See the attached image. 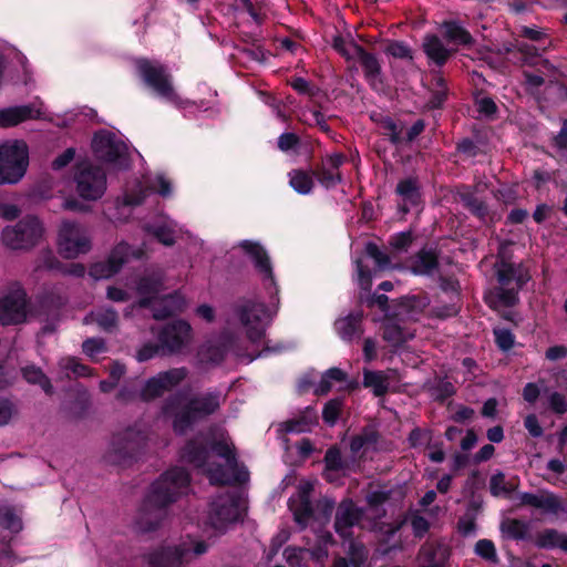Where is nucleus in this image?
<instances>
[{
  "label": "nucleus",
  "mask_w": 567,
  "mask_h": 567,
  "mask_svg": "<svg viewBox=\"0 0 567 567\" xmlns=\"http://www.w3.org/2000/svg\"><path fill=\"white\" fill-rule=\"evenodd\" d=\"M190 484V474L184 467L164 472L144 496L134 518V527L141 534L157 530L168 515V507L184 494Z\"/></svg>",
  "instance_id": "f257e3e1"
},
{
  "label": "nucleus",
  "mask_w": 567,
  "mask_h": 567,
  "mask_svg": "<svg viewBox=\"0 0 567 567\" xmlns=\"http://www.w3.org/2000/svg\"><path fill=\"white\" fill-rule=\"evenodd\" d=\"M220 406L219 391H208L187 400L182 392H175L162 402L161 414L165 420H171L176 435H185L195 424L217 413Z\"/></svg>",
  "instance_id": "f03ea898"
},
{
  "label": "nucleus",
  "mask_w": 567,
  "mask_h": 567,
  "mask_svg": "<svg viewBox=\"0 0 567 567\" xmlns=\"http://www.w3.org/2000/svg\"><path fill=\"white\" fill-rule=\"evenodd\" d=\"M495 276L499 285L496 288L498 302L507 308L519 302V291L524 289L532 279L529 269L523 264H515L504 257L495 264Z\"/></svg>",
  "instance_id": "7ed1b4c3"
},
{
  "label": "nucleus",
  "mask_w": 567,
  "mask_h": 567,
  "mask_svg": "<svg viewBox=\"0 0 567 567\" xmlns=\"http://www.w3.org/2000/svg\"><path fill=\"white\" fill-rule=\"evenodd\" d=\"M43 234L42 221L34 215H27L2 229L1 243L10 250L29 251L39 245Z\"/></svg>",
  "instance_id": "20e7f679"
},
{
  "label": "nucleus",
  "mask_w": 567,
  "mask_h": 567,
  "mask_svg": "<svg viewBox=\"0 0 567 567\" xmlns=\"http://www.w3.org/2000/svg\"><path fill=\"white\" fill-rule=\"evenodd\" d=\"M135 68L143 83L158 97L177 103L179 96L175 91L173 76L166 65L147 58H140L135 61Z\"/></svg>",
  "instance_id": "39448f33"
},
{
  "label": "nucleus",
  "mask_w": 567,
  "mask_h": 567,
  "mask_svg": "<svg viewBox=\"0 0 567 567\" xmlns=\"http://www.w3.org/2000/svg\"><path fill=\"white\" fill-rule=\"evenodd\" d=\"M29 166L28 145L22 141L0 145V185L17 184Z\"/></svg>",
  "instance_id": "423d86ee"
},
{
  "label": "nucleus",
  "mask_w": 567,
  "mask_h": 567,
  "mask_svg": "<svg viewBox=\"0 0 567 567\" xmlns=\"http://www.w3.org/2000/svg\"><path fill=\"white\" fill-rule=\"evenodd\" d=\"M92 151L94 156L103 163L120 169L128 166L126 144L111 132L100 131L95 133L92 140Z\"/></svg>",
  "instance_id": "0eeeda50"
},
{
  "label": "nucleus",
  "mask_w": 567,
  "mask_h": 567,
  "mask_svg": "<svg viewBox=\"0 0 567 567\" xmlns=\"http://www.w3.org/2000/svg\"><path fill=\"white\" fill-rule=\"evenodd\" d=\"M146 567H186L190 561V547L185 544H161L141 556Z\"/></svg>",
  "instance_id": "6e6552de"
},
{
  "label": "nucleus",
  "mask_w": 567,
  "mask_h": 567,
  "mask_svg": "<svg viewBox=\"0 0 567 567\" xmlns=\"http://www.w3.org/2000/svg\"><path fill=\"white\" fill-rule=\"evenodd\" d=\"M236 313L246 329L247 338L252 342H259L266 333L269 322V309L264 302L245 300L236 307Z\"/></svg>",
  "instance_id": "1a4fd4ad"
},
{
  "label": "nucleus",
  "mask_w": 567,
  "mask_h": 567,
  "mask_svg": "<svg viewBox=\"0 0 567 567\" xmlns=\"http://www.w3.org/2000/svg\"><path fill=\"white\" fill-rule=\"evenodd\" d=\"M142 452L141 440L132 431L113 435L111 446L104 455L106 463L127 467L137 461Z\"/></svg>",
  "instance_id": "9d476101"
},
{
  "label": "nucleus",
  "mask_w": 567,
  "mask_h": 567,
  "mask_svg": "<svg viewBox=\"0 0 567 567\" xmlns=\"http://www.w3.org/2000/svg\"><path fill=\"white\" fill-rule=\"evenodd\" d=\"M187 377L188 369L185 367L161 371L146 380L140 393L141 400L152 402L177 388Z\"/></svg>",
  "instance_id": "9b49d317"
},
{
  "label": "nucleus",
  "mask_w": 567,
  "mask_h": 567,
  "mask_svg": "<svg viewBox=\"0 0 567 567\" xmlns=\"http://www.w3.org/2000/svg\"><path fill=\"white\" fill-rule=\"evenodd\" d=\"M76 190L86 200L101 198L106 189V174L103 168L90 163L78 165L75 173Z\"/></svg>",
  "instance_id": "f8f14e48"
},
{
  "label": "nucleus",
  "mask_w": 567,
  "mask_h": 567,
  "mask_svg": "<svg viewBox=\"0 0 567 567\" xmlns=\"http://www.w3.org/2000/svg\"><path fill=\"white\" fill-rule=\"evenodd\" d=\"M238 246L254 264L255 270L261 276L264 286L272 298V295L278 293V286L267 250L260 243L248 239L241 240Z\"/></svg>",
  "instance_id": "ddd939ff"
},
{
  "label": "nucleus",
  "mask_w": 567,
  "mask_h": 567,
  "mask_svg": "<svg viewBox=\"0 0 567 567\" xmlns=\"http://www.w3.org/2000/svg\"><path fill=\"white\" fill-rule=\"evenodd\" d=\"M131 256L138 257L134 255L132 247L127 243L121 241L112 248L105 260L91 265L89 275L95 280L112 278L121 271Z\"/></svg>",
  "instance_id": "4468645a"
},
{
  "label": "nucleus",
  "mask_w": 567,
  "mask_h": 567,
  "mask_svg": "<svg viewBox=\"0 0 567 567\" xmlns=\"http://www.w3.org/2000/svg\"><path fill=\"white\" fill-rule=\"evenodd\" d=\"M193 338V329L190 324L177 319L166 323L158 333V342L163 352L174 354L181 352L187 347Z\"/></svg>",
  "instance_id": "2eb2a0df"
},
{
  "label": "nucleus",
  "mask_w": 567,
  "mask_h": 567,
  "mask_svg": "<svg viewBox=\"0 0 567 567\" xmlns=\"http://www.w3.org/2000/svg\"><path fill=\"white\" fill-rule=\"evenodd\" d=\"M59 252L68 259L76 258L90 250V240L83 235L79 225L72 221H64L59 230Z\"/></svg>",
  "instance_id": "dca6fc26"
},
{
  "label": "nucleus",
  "mask_w": 567,
  "mask_h": 567,
  "mask_svg": "<svg viewBox=\"0 0 567 567\" xmlns=\"http://www.w3.org/2000/svg\"><path fill=\"white\" fill-rule=\"evenodd\" d=\"M347 162L343 153L327 155L321 162L316 163L311 168L315 179L326 189L334 188L343 182L340 167Z\"/></svg>",
  "instance_id": "f3484780"
},
{
  "label": "nucleus",
  "mask_w": 567,
  "mask_h": 567,
  "mask_svg": "<svg viewBox=\"0 0 567 567\" xmlns=\"http://www.w3.org/2000/svg\"><path fill=\"white\" fill-rule=\"evenodd\" d=\"M28 298L23 289H17L0 298V323L20 324L27 320Z\"/></svg>",
  "instance_id": "a211bd4d"
},
{
  "label": "nucleus",
  "mask_w": 567,
  "mask_h": 567,
  "mask_svg": "<svg viewBox=\"0 0 567 567\" xmlns=\"http://www.w3.org/2000/svg\"><path fill=\"white\" fill-rule=\"evenodd\" d=\"M440 256L441 249L436 244H425L406 259V267L414 276L431 277L440 270Z\"/></svg>",
  "instance_id": "6ab92c4d"
},
{
  "label": "nucleus",
  "mask_w": 567,
  "mask_h": 567,
  "mask_svg": "<svg viewBox=\"0 0 567 567\" xmlns=\"http://www.w3.org/2000/svg\"><path fill=\"white\" fill-rule=\"evenodd\" d=\"M362 515V509L352 499L342 501L336 511L333 523L336 533L344 539L351 537V528L361 520Z\"/></svg>",
  "instance_id": "aec40b11"
},
{
  "label": "nucleus",
  "mask_w": 567,
  "mask_h": 567,
  "mask_svg": "<svg viewBox=\"0 0 567 567\" xmlns=\"http://www.w3.org/2000/svg\"><path fill=\"white\" fill-rule=\"evenodd\" d=\"M209 456L208 436L203 434L187 440L181 450L182 461L198 470L206 467Z\"/></svg>",
  "instance_id": "412c9836"
},
{
  "label": "nucleus",
  "mask_w": 567,
  "mask_h": 567,
  "mask_svg": "<svg viewBox=\"0 0 567 567\" xmlns=\"http://www.w3.org/2000/svg\"><path fill=\"white\" fill-rule=\"evenodd\" d=\"M313 487L310 483L300 484L297 497L292 496L288 501V507L293 514L295 522L301 527H306L313 517V507L310 499Z\"/></svg>",
  "instance_id": "4be33fe9"
},
{
  "label": "nucleus",
  "mask_w": 567,
  "mask_h": 567,
  "mask_svg": "<svg viewBox=\"0 0 567 567\" xmlns=\"http://www.w3.org/2000/svg\"><path fill=\"white\" fill-rule=\"evenodd\" d=\"M350 48L353 51L354 58L360 62L365 80L373 90H378V84H383L381 78L382 69L378 58L353 40L350 41Z\"/></svg>",
  "instance_id": "5701e85b"
},
{
  "label": "nucleus",
  "mask_w": 567,
  "mask_h": 567,
  "mask_svg": "<svg viewBox=\"0 0 567 567\" xmlns=\"http://www.w3.org/2000/svg\"><path fill=\"white\" fill-rule=\"evenodd\" d=\"M518 498L519 506H530L545 513L557 515L566 511L559 496L547 489L540 491L539 494L523 492L519 493Z\"/></svg>",
  "instance_id": "b1692460"
},
{
  "label": "nucleus",
  "mask_w": 567,
  "mask_h": 567,
  "mask_svg": "<svg viewBox=\"0 0 567 567\" xmlns=\"http://www.w3.org/2000/svg\"><path fill=\"white\" fill-rule=\"evenodd\" d=\"M208 477L212 485L215 486H228L234 484H244L249 480V472L245 466L231 468L234 472L233 476H229L225 466L220 463L207 464L205 468H202Z\"/></svg>",
  "instance_id": "393cba45"
},
{
  "label": "nucleus",
  "mask_w": 567,
  "mask_h": 567,
  "mask_svg": "<svg viewBox=\"0 0 567 567\" xmlns=\"http://www.w3.org/2000/svg\"><path fill=\"white\" fill-rule=\"evenodd\" d=\"M237 518V502L229 497H218L209 505L208 520L215 529H224Z\"/></svg>",
  "instance_id": "a878e982"
},
{
  "label": "nucleus",
  "mask_w": 567,
  "mask_h": 567,
  "mask_svg": "<svg viewBox=\"0 0 567 567\" xmlns=\"http://www.w3.org/2000/svg\"><path fill=\"white\" fill-rule=\"evenodd\" d=\"M456 198L475 218L483 223L486 221L489 207L484 199L477 197L475 187L461 185L457 187Z\"/></svg>",
  "instance_id": "bb28decb"
},
{
  "label": "nucleus",
  "mask_w": 567,
  "mask_h": 567,
  "mask_svg": "<svg viewBox=\"0 0 567 567\" xmlns=\"http://www.w3.org/2000/svg\"><path fill=\"white\" fill-rule=\"evenodd\" d=\"M163 287L164 284L161 275L152 274L142 276L136 282V292L140 295L136 306L142 309H148Z\"/></svg>",
  "instance_id": "cd10ccee"
},
{
  "label": "nucleus",
  "mask_w": 567,
  "mask_h": 567,
  "mask_svg": "<svg viewBox=\"0 0 567 567\" xmlns=\"http://www.w3.org/2000/svg\"><path fill=\"white\" fill-rule=\"evenodd\" d=\"M422 50L431 64L442 68L456 52L455 49H449L437 34L427 33L423 38Z\"/></svg>",
  "instance_id": "c85d7f7f"
},
{
  "label": "nucleus",
  "mask_w": 567,
  "mask_h": 567,
  "mask_svg": "<svg viewBox=\"0 0 567 567\" xmlns=\"http://www.w3.org/2000/svg\"><path fill=\"white\" fill-rule=\"evenodd\" d=\"M40 117V110H37L32 104L10 106L0 110V127H13L28 120Z\"/></svg>",
  "instance_id": "c756f323"
},
{
  "label": "nucleus",
  "mask_w": 567,
  "mask_h": 567,
  "mask_svg": "<svg viewBox=\"0 0 567 567\" xmlns=\"http://www.w3.org/2000/svg\"><path fill=\"white\" fill-rule=\"evenodd\" d=\"M395 194L403 200L401 210L406 214L411 207H419L422 204L421 186L416 177H406L396 184Z\"/></svg>",
  "instance_id": "7c9ffc66"
},
{
  "label": "nucleus",
  "mask_w": 567,
  "mask_h": 567,
  "mask_svg": "<svg viewBox=\"0 0 567 567\" xmlns=\"http://www.w3.org/2000/svg\"><path fill=\"white\" fill-rule=\"evenodd\" d=\"M362 320L363 312L361 310L351 312L343 318L337 319L334 321V329L343 341L352 342L363 334Z\"/></svg>",
  "instance_id": "2f4dec72"
},
{
  "label": "nucleus",
  "mask_w": 567,
  "mask_h": 567,
  "mask_svg": "<svg viewBox=\"0 0 567 567\" xmlns=\"http://www.w3.org/2000/svg\"><path fill=\"white\" fill-rule=\"evenodd\" d=\"M370 120L382 130V134L388 137L392 145H400L403 142L401 136L403 123L396 122L392 116L379 111H372L369 114Z\"/></svg>",
  "instance_id": "473e14b6"
},
{
  "label": "nucleus",
  "mask_w": 567,
  "mask_h": 567,
  "mask_svg": "<svg viewBox=\"0 0 567 567\" xmlns=\"http://www.w3.org/2000/svg\"><path fill=\"white\" fill-rule=\"evenodd\" d=\"M91 408V395L86 389H78L68 394L65 410L75 420L84 419Z\"/></svg>",
  "instance_id": "72a5a7b5"
},
{
  "label": "nucleus",
  "mask_w": 567,
  "mask_h": 567,
  "mask_svg": "<svg viewBox=\"0 0 567 567\" xmlns=\"http://www.w3.org/2000/svg\"><path fill=\"white\" fill-rule=\"evenodd\" d=\"M499 530L504 538L515 542L530 539V524L519 518L507 517L499 524Z\"/></svg>",
  "instance_id": "f704fd0d"
},
{
  "label": "nucleus",
  "mask_w": 567,
  "mask_h": 567,
  "mask_svg": "<svg viewBox=\"0 0 567 567\" xmlns=\"http://www.w3.org/2000/svg\"><path fill=\"white\" fill-rule=\"evenodd\" d=\"M515 45L517 47V63L520 65H527L532 68L540 65L547 70L554 69L549 60L542 59L540 54L538 53V49L535 45L528 44L518 39H516Z\"/></svg>",
  "instance_id": "c9c22d12"
},
{
  "label": "nucleus",
  "mask_w": 567,
  "mask_h": 567,
  "mask_svg": "<svg viewBox=\"0 0 567 567\" xmlns=\"http://www.w3.org/2000/svg\"><path fill=\"white\" fill-rule=\"evenodd\" d=\"M515 45L517 47V63L520 65H527L532 68L540 65L547 70L554 69L549 60L542 59L540 54L538 53V49L535 45L528 44L518 39H516Z\"/></svg>",
  "instance_id": "e433bc0d"
},
{
  "label": "nucleus",
  "mask_w": 567,
  "mask_h": 567,
  "mask_svg": "<svg viewBox=\"0 0 567 567\" xmlns=\"http://www.w3.org/2000/svg\"><path fill=\"white\" fill-rule=\"evenodd\" d=\"M42 267L48 270H55L62 275H69L76 278H82L85 275V266L80 262L64 264L59 260L51 251L43 254Z\"/></svg>",
  "instance_id": "4c0bfd02"
},
{
  "label": "nucleus",
  "mask_w": 567,
  "mask_h": 567,
  "mask_svg": "<svg viewBox=\"0 0 567 567\" xmlns=\"http://www.w3.org/2000/svg\"><path fill=\"white\" fill-rule=\"evenodd\" d=\"M443 38L449 42L463 47H471L474 38L464 27L455 20H447L442 23Z\"/></svg>",
  "instance_id": "58836bf2"
},
{
  "label": "nucleus",
  "mask_w": 567,
  "mask_h": 567,
  "mask_svg": "<svg viewBox=\"0 0 567 567\" xmlns=\"http://www.w3.org/2000/svg\"><path fill=\"white\" fill-rule=\"evenodd\" d=\"M318 424V415L312 406H307L300 416L285 422L284 430L287 433H303Z\"/></svg>",
  "instance_id": "ea45409f"
},
{
  "label": "nucleus",
  "mask_w": 567,
  "mask_h": 567,
  "mask_svg": "<svg viewBox=\"0 0 567 567\" xmlns=\"http://www.w3.org/2000/svg\"><path fill=\"white\" fill-rule=\"evenodd\" d=\"M290 187L299 195H309L315 188V178L310 169L295 168L288 173Z\"/></svg>",
  "instance_id": "a19ab883"
},
{
  "label": "nucleus",
  "mask_w": 567,
  "mask_h": 567,
  "mask_svg": "<svg viewBox=\"0 0 567 567\" xmlns=\"http://www.w3.org/2000/svg\"><path fill=\"white\" fill-rule=\"evenodd\" d=\"M535 545L543 549L560 548L567 553V534L559 533L554 528L544 529L537 535Z\"/></svg>",
  "instance_id": "79ce46f5"
},
{
  "label": "nucleus",
  "mask_w": 567,
  "mask_h": 567,
  "mask_svg": "<svg viewBox=\"0 0 567 567\" xmlns=\"http://www.w3.org/2000/svg\"><path fill=\"white\" fill-rule=\"evenodd\" d=\"M209 454L215 453L217 456L224 458L229 468H237V454L233 444L228 443L226 439H215L208 436Z\"/></svg>",
  "instance_id": "37998d69"
},
{
  "label": "nucleus",
  "mask_w": 567,
  "mask_h": 567,
  "mask_svg": "<svg viewBox=\"0 0 567 567\" xmlns=\"http://www.w3.org/2000/svg\"><path fill=\"white\" fill-rule=\"evenodd\" d=\"M21 375L28 383L40 385L47 395H52L54 393L51 380L45 375L42 369L35 364L22 367Z\"/></svg>",
  "instance_id": "c03bdc74"
},
{
  "label": "nucleus",
  "mask_w": 567,
  "mask_h": 567,
  "mask_svg": "<svg viewBox=\"0 0 567 567\" xmlns=\"http://www.w3.org/2000/svg\"><path fill=\"white\" fill-rule=\"evenodd\" d=\"M364 388L371 389L374 396H383L389 391L388 377L382 371L363 370Z\"/></svg>",
  "instance_id": "a18cd8bd"
},
{
  "label": "nucleus",
  "mask_w": 567,
  "mask_h": 567,
  "mask_svg": "<svg viewBox=\"0 0 567 567\" xmlns=\"http://www.w3.org/2000/svg\"><path fill=\"white\" fill-rule=\"evenodd\" d=\"M0 527L18 534L22 530L23 524L21 517L16 513L11 505H0Z\"/></svg>",
  "instance_id": "49530a36"
},
{
  "label": "nucleus",
  "mask_w": 567,
  "mask_h": 567,
  "mask_svg": "<svg viewBox=\"0 0 567 567\" xmlns=\"http://www.w3.org/2000/svg\"><path fill=\"white\" fill-rule=\"evenodd\" d=\"M11 542L12 537L9 539H0V567H14L24 561V559L19 558L17 553L13 550Z\"/></svg>",
  "instance_id": "de8ad7c7"
},
{
  "label": "nucleus",
  "mask_w": 567,
  "mask_h": 567,
  "mask_svg": "<svg viewBox=\"0 0 567 567\" xmlns=\"http://www.w3.org/2000/svg\"><path fill=\"white\" fill-rule=\"evenodd\" d=\"M226 353V347L217 343H207L203 346L199 351L203 361L216 364L224 361Z\"/></svg>",
  "instance_id": "09e8293b"
},
{
  "label": "nucleus",
  "mask_w": 567,
  "mask_h": 567,
  "mask_svg": "<svg viewBox=\"0 0 567 567\" xmlns=\"http://www.w3.org/2000/svg\"><path fill=\"white\" fill-rule=\"evenodd\" d=\"M343 408V399L341 398H334L329 400L322 410V420L326 424L329 426H333L341 413V410Z\"/></svg>",
  "instance_id": "8fccbe9b"
},
{
  "label": "nucleus",
  "mask_w": 567,
  "mask_h": 567,
  "mask_svg": "<svg viewBox=\"0 0 567 567\" xmlns=\"http://www.w3.org/2000/svg\"><path fill=\"white\" fill-rule=\"evenodd\" d=\"M383 339L394 347H401L408 341L404 329L398 323H385L383 326Z\"/></svg>",
  "instance_id": "3c124183"
},
{
  "label": "nucleus",
  "mask_w": 567,
  "mask_h": 567,
  "mask_svg": "<svg viewBox=\"0 0 567 567\" xmlns=\"http://www.w3.org/2000/svg\"><path fill=\"white\" fill-rule=\"evenodd\" d=\"M474 551L482 559L492 564H498L499 558L496 553V547L491 539L483 538L476 542Z\"/></svg>",
  "instance_id": "603ef678"
},
{
  "label": "nucleus",
  "mask_w": 567,
  "mask_h": 567,
  "mask_svg": "<svg viewBox=\"0 0 567 567\" xmlns=\"http://www.w3.org/2000/svg\"><path fill=\"white\" fill-rule=\"evenodd\" d=\"M489 492L495 497H499L501 495L508 496L514 492V486L506 483L504 473L498 471L491 476Z\"/></svg>",
  "instance_id": "864d4df0"
},
{
  "label": "nucleus",
  "mask_w": 567,
  "mask_h": 567,
  "mask_svg": "<svg viewBox=\"0 0 567 567\" xmlns=\"http://www.w3.org/2000/svg\"><path fill=\"white\" fill-rule=\"evenodd\" d=\"M385 53L394 59L412 61L413 52L409 44L399 40H391L386 48Z\"/></svg>",
  "instance_id": "5fc2aeb1"
},
{
  "label": "nucleus",
  "mask_w": 567,
  "mask_h": 567,
  "mask_svg": "<svg viewBox=\"0 0 567 567\" xmlns=\"http://www.w3.org/2000/svg\"><path fill=\"white\" fill-rule=\"evenodd\" d=\"M60 367L66 372H71L74 377H89L91 375L92 369L79 361L75 357L63 358L60 361ZM68 377L69 373H66Z\"/></svg>",
  "instance_id": "6e6d98bb"
},
{
  "label": "nucleus",
  "mask_w": 567,
  "mask_h": 567,
  "mask_svg": "<svg viewBox=\"0 0 567 567\" xmlns=\"http://www.w3.org/2000/svg\"><path fill=\"white\" fill-rule=\"evenodd\" d=\"M413 241L414 235L408 230L393 234L389 239V245L396 252H408Z\"/></svg>",
  "instance_id": "4d7b16f0"
},
{
  "label": "nucleus",
  "mask_w": 567,
  "mask_h": 567,
  "mask_svg": "<svg viewBox=\"0 0 567 567\" xmlns=\"http://www.w3.org/2000/svg\"><path fill=\"white\" fill-rule=\"evenodd\" d=\"M476 111L484 117L494 120L498 113V106L491 96H475Z\"/></svg>",
  "instance_id": "13d9d810"
},
{
  "label": "nucleus",
  "mask_w": 567,
  "mask_h": 567,
  "mask_svg": "<svg viewBox=\"0 0 567 567\" xmlns=\"http://www.w3.org/2000/svg\"><path fill=\"white\" fill-rule=\"evenodd\" d=\"M398 306L401 307L406 312L422 311L427 306V297L426 296H403L398 300Z\"/></svg>",
  "instance_id": "bf43d9fd"
},
{
  "label": "nucleus",
  "mask_w": 567,
  "mask_h": 567,
  "mask_svg": "<svg viewBox=\"0 0 567 567\" xmlns=\"http://www.w3.org/2000/svg\"><path fill=\"white\" fill-rule=\"evenodd\" d=\"M495 344L503 351H509L515 344V334L506 328H495L493 330Z\"/></svg>",
  "instance_id": "052dcab7"
},
{
  "label": "nucleus",
  "mask_w": 567,
  "mask_h": 567,
  "mask_svg": "<svg viewBox=\"0 0 567 567\" xmlns=\"http://www.w3.org/2000/svg\"><path fill=\"white\" fill-rule=\"evenodd\" d=\"M326 471L339 472L346 468L340 450L337 446H331L324 454Z\"/></svg>",
  "instance_id": "680f3d73"
},
{
  "label": "nucleus",
  "mask_w": 567,
  "mask_h": 567,
  "mask_svg": "<svg viewBox=\"0 0 567 567\" xmlns=\"http://www.w3.org/2000/svg\"><path fill=\"white\" fill-rule=\"evenodd\" d=\"M480 153V146L471 137H463L456 142L455 155H461L463 158H473Z\"/></svg>",
  "instance_id": "e2e57ef3"
},
{
  "label": "nucleus",
  "mask_w": 567,
  "mask_h": 567,
  "mask_svg": "<svg viewBox=\"0 0 567 567\" xmlns=\"http://www.w3.org/2000/svg\"><path fill=\"white\" fill-rule=\"evenodd\" d=\"M348 563L352 567H361L368 558V550L363 544L351 542L348 550Z\"/></svg>",
  "instance_id": "0e129e2a"
},
{
  "label": "nucleus",
  "mask_w": 567,
  "mask_h": 567,
  "mask_svg": "<svg viewBox=\"0 0 567 567\" xmlns=\"http://www.w3.org/2000/svg\"><path fill=\"white\" fill-rule=\"evenodd\" d=\"M354 265L360 289L364 292H370L372 287V272L370 268L365 266L360 258L355 259Z\"/></svg>",
  "instance_id": "69168bd1"
},
{
  "label": "nucleus",
  "mask_w": 567,
  "mask_h": 567,
  "mask_svg": "<svg viewBox=\"0 0 567 567\" xmlns=\"http://www.w3.org/2000/svg\"><path fill=\"white\" fill-rule=\"evenodd\" d=\"M365 254L370 258H372L375 262V265L380 269H384L390 265V258L386 254H384L379 246L373 241H368L365 244Z\"/></svg>",
  "instance_id": "338daca9"
},
{
  "label": "nucleus",
  "mask_w": 567,
  "mask_h": 567,
  "mask_svg": "<svg viewBox=\"0 0 567 567\" xmlns=\"http://www.w3.org/2000/svg\"><path fill=\"white\" fill-rule=\"evenodd\" d=\"M148 196V189L138 186L136 189L126 192L123 196V204L125 206L136 207L144 203Z\"/></svg>",
  "instance_id": "774afa93"
}]
</instances>
